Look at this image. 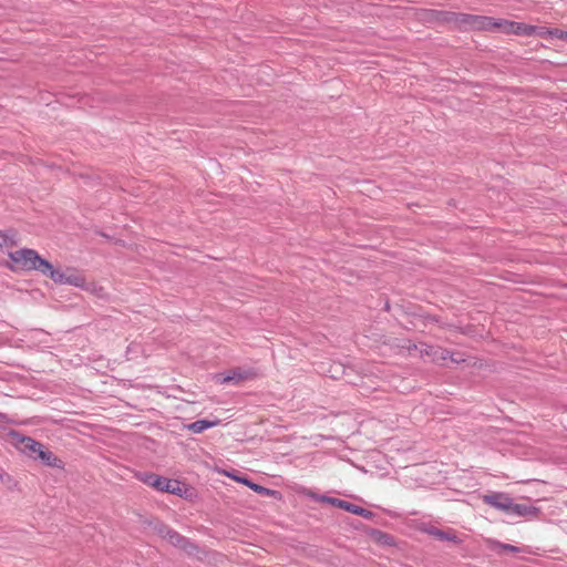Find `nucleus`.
Masks as SVG:
<instances>
[{
	"mask_svg": "<svg viewBox=\"0 0 567 567\" xmlns=\"http://www.w3.org/2000/svg\"><path fill=\"white\" fill-rule=\"evenodd\" d=\"M446 20L455 23L461 30H493L499 28L502 23L489 17L447 12Z\"/></svg>",
	"mask_w": 567,
	"mask_h": 567,
	"instance_id": "nucleus-1",
	"label": "nucleus"
},
{
	"mask_svg": "<svg viewBox=\"0 0 567 567\" xmlns=\"http://www.w3.org/2000/svg\"><path fill=\"white\" fill-rule=\"evenodd\" d=\"M10 260L22 270H38L41 274L51 268V264L43 259L35 250L23 248L9 254Z\"/></svg>",
	"mask_w": 567,
	"mask_h": 567,
	"instance_id": "nucleus-2",
	"label": "nucleus"
},
{
	"mask_svg": "<svg viewBox=\"0 0 567 567\" xmlns=\"http://www.w3.org/2000/svg\"><path fill=\"white\" fill-rule=\"evenodd\" d=\"M255 372L251 370H245L241 368H236L233 370H229L225 373H218L215 375L216 383L219 384H240L244 381L250 380L255 377Z\"/></svg>",
	"mask_w": 567,
	"mask_h": 567,
	"instance_id": "nucleus-3",
	"label": "nucleus"
},
{
	"mask_svg": "<svg viewBox=\"0 0 567 567\" xmlns=\"http://www.w3.org/2000/svg\"><path fill=\"white\" fill-rule=\"evenodd\" d=\"M319 501L322 503L331 504L338 508H341L346 512L355 514V515L361 516L367 519H371L374 516V514L371 511L360 507L353 503L340 499V498H334V497L323 495L319 498Z\"/></svg>",
	"mask_w": 567,
	"mask_h": 567,
	"instance_id": "nucleus-4",
	"label": "nucleus"
},
{
	"mask_svg": "<svg viewBox=\"0 0 567 567\" xmlns=\"http://www.w3.org/2000/svg\"><path fill=\"white\" fill-rule=\"evenodd\" d=\"M9 437L11 439L12 444H14L21 452L30 456L34 453L38 454V452L42 447V444L40 442H37L35 440L29 436H24L16 431H10Z\"/></svg>",
	"mask_w": 567,
	"mask_h": 567,
	"instance_id": "nucleus-5",
	"label": "nucleus"
},
{
	"mask_svg": "<svg viewBox=\"0 0 567 567\" xmlns=\"http://www.w3.org/2000/svg\"><path fill=\"white\" fill-rule=\"evenodd\" d=\"M157 532L164 539L176 547L183 548L185 550H187L188 547H193L187 538L164 524L158 526Z\"/></svg>",
	"mask_w": 567,
	"mask_h": 567,
	"instance_id": "nucleus-6",
	"label": "nucleus"
},
{
	"mask_svg": "<svg viewBox=\"0 0 567 567\" xmlns=\"http://www.w3.org/2000/svg\"><path fill=\"white\" fill-rule=\"evenodd\" d=\"M483 502L498 511L509 514L513 498L505 493L494 492L483 496Z\"/></svg>",
	"mask_w": 567,
	"mask_h": 567,
	"instance_id": "nucleus-7",
	"label": "nucleus"
},
{
	"mask_svg": "<svg viewBox=\"0 0 567 567\" xmlns=\"http://www.w3.org/2000/svg\"><path fill=\"white\" fill-rule=\"evenodd\" d=\"M497 23H502L498 29H503L506 33H515L519 35H534L535 25L512 22L506 20H499Z\"/></svg>",
	"mask_w": 567,
	"mask_h": 567,
	"instance_id": "nucleus-8",
	"label": "nucleus"
},
{
	"mask_svg": "<svg viewBox=\"0 0 567 567\" xmlns=\"http://www.w3.org/2000/svg\"><path fill=\"white\" fill-rule=\"evenodd\" d=\"M154 488L174 495H182L183 487L179 481L159 476L154 481Z\"/></svg>",
	"mask_w": 567,
	"mask_h": 567,
	"instance_id": "nucleus-9",
	"label": "nucleus"
},
{
	"mask_svg": "<svg viewBox=\"0 0 567 567\" xmlns=\"http://www.w3.org/2000/svg\"><path fill=\"white\" fill-rule=\"evenodd\" d=\"M538 512H539V509L534 506H530L527 504H517V503H514V501H513L508 515L525 517V516H535L538 514Z\"/></svg>",
	"mask_w": 567,
	"mask_h": 567,
	"instance_id": "nucleus-10",
	"label": "nucleus"
},
{
	"mask_svg": "<svg viewBox=\"0 0 567 567\" xmlns=\"http://www.w3.org/2000/svg\"><path fill=\"white\" fill-rule=\"evenodd\" d=\"M38 457L48 466L62 468L63 467V461L56 457L52 452L49 450H44L43 446L38 452Z\"/></svg>",
	"mask_w": 567,
	"mask_h": 567,
	"instance_id": "nucleus-11",
	"label": "nucleus"
},
{
	"mask_svg": "<svg viewBox=\"0 0 567 567\" xmlns=\"http://www.w3.org/2000/svg\"><path fill=\"white\" fill-rule=\"evenodd\" d=\"M219 420L208 421V420H197L193 423L186 425V429L192 433H202L207 429L214 427L219 424Z\"/></svg>",
	"mask_w": 567,
	"mask_h": 567,
	"instance_id": "nucleus-12",
	"label": "nucleus"
},
{
	"mask_svg": "<svg viewBox=\"0 0 567 567\" xmlns=\"http://www.w3.org/2000/svg\"><path fill=\"white\" fill-rule=\"evenodd\" d=\"M413 350L419 352L420 357H427L430 358L432 361H434L435 359V355H436V351L437 350V347H434V346H430L427 343H420V344H414L413 346ZM409 351L411 352L412 349L409 347Z\"/></svg>",
	"mask_w": 567,
	"mask_h": 567,
	"instance_id": "nucleus-13",
	"label": "nucleus"
},
{
	"mask_svg": "<svg viewBox=\"0 0 567 567\" xmlns=\"http://www.w3.org/2000/svg\"><path fill=\"white\" fill-rule=\"evenodd\" d=\"M43 275L50 277L56 284H65L68 272H63L60 269H55L52 265L49 270L44 269Z\"/></svg>",
	"mask_w": 567,
	"mask_h": 567,
	"instance_id": "nucleus-14",
	"label": "nucleus"
},
{
	"mask_svg": "<svg viewBox=\"0 0 567 567\" xmlns=\"http://www.w3.org/2000/svg\"><path fill=\"white\" fill-rule=\"evenodd\" d=\"M429 533L440 540H452V542L456 540V536L454 534L446 533L439 528L433 527L429 530Z\"/></svg>",
	"mask_w": 567,
	"mask_h": 567,
	"instance_id": "nucleus-15",
	"label": "nucleus"
},
{
	"mask_svg": "<svg viewBox=\"0 0 567 567\" xmlns=\"http://www.w3.org/2000/svg\"><path fill=\"white\" fill-rule=\"evenodd\" d=\"M83 282H84V279L81 275H79L74 271L68 272L66 278H65V284L78 287V286H81Z\"/></svg>",
	"mask_w": 567,
	"mask_h": 567,
	"instance_id": "nucleus-16",
	"label": "nucleus"
},
{
	"mask_svg": "<svg viewBox=\"0 0 567 567\" xmlns=\"http://www.w3.org/2000/svg\"><path fill=\"white\" fill-rule=\"evenodd\" d=\"M158 477V475L154 474V473H140L137 475V478L143 482L144 484L151 486L154 488V481H156V478Z\"/></svg>",
	"mask_w": 567,
	"mask_h": 567,
	"instance_id": "nucleus-17",
	"label": "nucleus"
},
{
	"mask_svg": "<svg viewBox=\"0 0 567 567\" xmlns=\"http://www.w3.org/2000/svg\"><path fill=\"white\" fill-rule=\"evenodd\" d=\"M435 351H436V355H435L434 362L445 361V360L450 359V355H451L450 351L442 349L440 347H437V350H435Z\"/></svg>",
	"mask_w": 567,
	"mask_h": 567,
	"instance_id": "nucleus-18",
	"label": "nucleus"
},
{
	"mask_svg": "<svg viewBox=\"0 0 567 567\" xmlns=\"http://www.w3.org/2000/svg\"><path fill=\"white\" fill-rule=\"evenodd\" d=\"M550 32H553V29L535 25L534 35H538L540 38L547 39V38H550Z\"/></svg>",
	"mask_w": 567,
	"mask_h": 567,
	"instance_id": "nucleus-19",
	"label": "nucleus"
},
{
	"mask_svg": "<svg viewBox=\"0 0 567 567\" xmlns=\"http://www.w3.org/2000/svg\"><path fill=\"white\" fill-rule=\"evenodd\" d=\"M251 489L255 491L256 493L260 494V495H264V496H268V495H271V494L275 493V491L269 489V488L264 487V486L258 485V484L252 485Z\"/></svg>",
	"mask_w": 567,
	"mask_h": 567,
	"instance_id": "nucleus-20",
	"label": "nucleus"
},
{
	"mask_svg": "<svg viewBox=\"0 0 567 567\" xmlns=\"http://www.w3.org/2000/svg\"><path fill=\"white\" fill-rule=\"evenodd\" d=\"M550 38H557L564 41H567V31H563L560 29H553V32H550Z\"/></svg>",
	"mask_w": 567,
	"mask_h": 567,
	"instance_id": "nucleus-21",
	"label": "nucleus"
},
{
	"mask_svg": "<svg viewBox=\"0 0 567 567\" xmlns=\"http://www.w3.org/2000/svg\"><path fill=\"white\" fill-rule=\"evenodd\" d=\"M499 547L504 550L512 551V553H518L519 548L509 544H499Z\"/></svg>",
	"mask_w": 567,
	"mask_h": 567,
	"instance_id": "nucleus-22",
	"label": "nucleus"
},
{
	"mask_svg": "<svg viewBox=\"0 0 567 567\" xmlns=\"http://www.w3.org/2000/svg\"><path fill=\"white\" fill-rule=\"evenodd\" d=\"M9 237L0 231V248L6 247L8 245Z\"/></svg>",
	"mask_w": 567,
	"mask_h": 567,
	"instance_id": "nucleus-23",
	"label": "nucleus"
},
{
	"mask_svg": "<svg viewBox=\"0 0 567 567\" xmlns=\"http://www.w3.org/2000/svg\"><path fill=\"white\" fill-rule=\"evenodd\" d=\"M450 360L455 363L463 361V359L458 355V353H453V352H451Z\"/></svg>",
	"mask_w": 567,
	"mask_h": 567,
	"instance_id": "nucleus-24",
	"label": "nucleus"
},
{
	"mask_svg": "<svg viewBox=\"0 0 567 567\" xmlns=\"http://www.w3.org/2000/svg\"><path fill=\"white\" fill-rule=\"evenodd\" d=\"M226 475L229 476V473H226ZM230 477H233L235 481L243 483V484H245V480H247V477H240L237 475H230Z\"/></svg>",
	"mask_w": 567,
	"mask_h": 567,
	"instance_id": "nucleus-25",
	"label": "nucleus"
},
{
	"mask_svg": "<svg viewBox=\"0 0 567 567\" xmlns=\"http://www.w3.org/2000/svg\"><path fill=\"white\" fill-rule=\"evenodd\" d=\"M256 483L251 482L250 480H245V485H247L249 488H251L252 485H255Z\"/></svg>",
	"mask_w": 567,
	"mask_h": 567,
	"instance_id": "nucleus-26",
	"label": "nucleus"
},
{
	"mask_svg": "<svg viewBox=\"0 0 567 567\" xmlns=\"http://www.w3.org/2000/svg\"><path fill=\"white\" fill-rule=\"evenodd\" d=\"M256 483L251 482L250 480H245V485H247L249 488H251L252 485H255Z\"/></svg>",
	"mask_w": 567,
	"mask_h": 567,
	"instance_id": "nucleus-27",
	"label": "nucleus"
}]
</instances>
